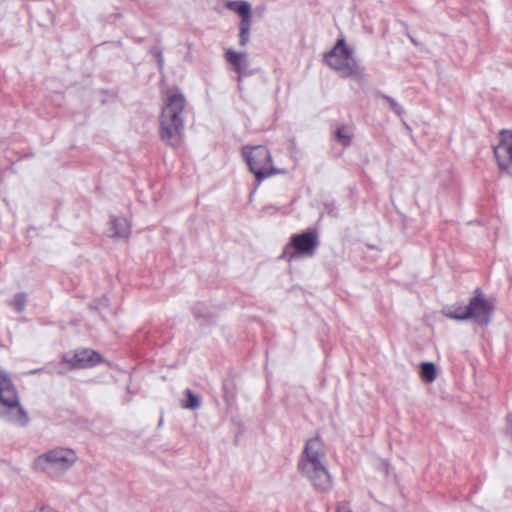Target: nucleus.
Segmentation results:
<instances>
[{
    "instance_id": "obj_19",
    "label": "nucleus",
    "mask_w": 512,
    "mask_h": 512,
    "mask_svg": "<svg viewBox=\"0 0 512 512\" xmlns=\"http://www.w3.org/2000/svg\"><path fill=\"white\" fill-rule=\"evenodd\" d=\"M379 96L386 100L387 103L389 104L391 110L398 116H401L403 114V108L402 106L392 97L388 96V95H385V94H382V93H379Z\"/></svg>"
},
{
    "instance_id": "obj_16",
    "label": "nucleus",
    "mask_w": 512,
    "mask_h": 512,
    "mask_svg": "<svg viewBox=\"0 0 512 512\" xmlns=\"http://www.w3.org/2000/svg\"><path fill=\"white\" fill-rule=\"evenodd\" d=\"M335 137L336 140L344 147H347L351 144L352 133L350 129L345 126L339 127L336 130Z\"/></svg>"
},
{
    "instance_id": "obj_10",
    "label": "nucleus",
    "mask_w": 512,
    "mask_h": 512,
    "mask_svg": "<svg viewBox=\"0 0 512 512\" xmlns=\"http://www.w3.org/2000/svg\"><path fill=\"white\" fill-rule=\"evenodd\" d=\"M63 362L68 364L71 369H86L101 363L102 357L94 350L82 349L65 354Z\"/></svg>"
},
{
    "instance_id": "obj_9",
    "label": "nucleus",
    "mask_w": 512,
    "mask_h": 512,
    "mask_svg": "<svg viewBox=\"0 0 512 512\" xmlns=\"http://www.w3.org/2000/svg\"><path fill=\"white\" fill-rule=\"evenodd\" d=\"M226 7L241 17L239 24V44L245 46L249 42L252 22L251 5L244 0L229 1Z\"/></svg>"
},
{
    "instance_id": "obj_22",
    "label": "nucleus",
    "mask_w": 512,
    "mask_h": 512,
    "mask_svg": "<svg viewBox=\"0 0 512 512\" xmlns=\"http://www.w3.org/2000/svg\"><path fill=\"white\" fill-rule=\"evenodd\" d=\"M34 512H58V511L54 510L51 507H42L39 510L34 511Z\"/></svg>"
},
{
    "instance_id": "obj_17",
    "label": "nucleus",
    "mask_w": 512,
    "mask_h": 512,
    "mask_svg": "<svg viewBox=\"0 0 512 512\" xmlns=\"http://www.w3.org/2000/svg\"><path fill=\"white\" fill-rule=\"evenodd\" d=\"M187 401L182 403V407L185 409L196 410L200 407V398L194 394L190 389L185 390Z\"/></svg>"
},
{
    "instance_id": "obj_7",
    "label": "nucleus",
    "mask_w": 512,
    "mask_h": 512,
    "mask_svg": "<svg viewBox=\"0 0 512 512\" xmlns=\"http://www.w3.org/2000/svg\"><path fill=\"white\" fill-rule=\"evenodd\" d=\"M319 245L318 235L315 231L309 230L300 234H295L290 239V246L293 252H288V247L284 250L281 258L291 262L299 257H312Z\"/></svg>"
},
{
    "instance_id": "obj_5",
    "label": "nucleus",
    "mask_w": 512,
    "mask_h": 512,
    "mask_svg": "<svg viewBox=\"0 0 512 512\" xmlns=\"http://www.w3.org/2000/svg\"><path fill=\"white\" fill-rule=\"evenodd\" d=\"M325 62L343 78L364 77L353 49L347 46L343 38L338 39L335 46L325 55Z\"/></svg>"
},
{
    "instance_id": "obj_11",
    "label": "nucleus",
    "mask_w": 512,
    "mask_h": 512,
    "mask_svg": "<svg viewBox=\"0 0 512 512\" xmlns=\"http://www.w3.org/2000/svg\"><path fill=\"white\" fill-rule=\"evenodd\" d=\"M494 156L501 171L512 167V132L502 131L499 144L494 147Z\"/></svg>"
},
{
    "instance_id": "obj_4",
    "label": "nucleus",
    "mask_w": 512,
    "mask_h": 512,
    "mask_svg": "<svg viewBox=\"0 0 512 512\" xmlns=\"http://www.w3.org/2000/svg\"><path fill=\"white\" fill-rule=\"evenodd\" d=\"M76 452L68 447H55L33 461V469L50 476H60L67 472L77 461Z\"/></svg>"
},
{
    "instance_id": "obj_15",
    "label": "nucleus",
    "mask_w": 512,
    "mask_h": 512,
    "mask_svg": "<svg viewBox=\"0 0 512 512\" xmlns=\"http://www.w3.org/2000/svg\"><path fill=\"white\" fill-rule=\"evenodd\" d=\"M420 375L421 378L427 382L431 383L436 378V367L432 362H424L420 367Z\"/></svg>"
},
{
    "instance_id": "obj_13",
    "label": "nucleus",
    "mask_w": 512,
    "mask_h": 512,
    "mask_svg": "<svg viewBox=\"0 0 512 512\" xmlns=\"http://www.w3.org/2000/svg\"><path fill=\"white\" fill-rule=\"evenodd\" d=\"M113 237L127 238L130 234V224L126 218L113 217L111 219Z\"/></svg>"
},
{
    "instance_id": "obj_12",
    "label": "nucleus",
    "mask_w": 512,
    "mask_h": 512,
    "mask_svg": "<svg viewBox=\"0 0 512 512\" xmlns=\"http://www.w3.org/2000/svg\"><path fill=\"white\" fill-rule=\"evenodd\" d=\"M226 60L233 65L235 71L239 74L238 82L241 81V76L247 74L248 60L247 54L242 52H235L232 49H228L225 54Z\"/></svg>"
},
{
    "instance_id": "obj_2",
    "label": "nucleus",
    "mask_w": 512,
    "mask_h": 512,
    "mask_svg": "<svg viewBox=\"0 0 512 512\" xmlns=\"http://www.w3.org/2000/svg\"><path fill=\"white\" fill-rule=\"evenodd\" d=\"M186 98L175 89L168 91L160 116L159 134L168 146L176 148L181 145L184 134Z\"/></svg>"
},
{
    "instance_id": "obj_6",
    "label": "nucleus",
    "mask_w": 512,
    "mask_h": 512,
    "mask_svg": "<svg viewBox=\"0 0 512 512\" xmlns=\"http://www.w3.org/2000/svg\"><path fill=\"white\" fill-rule=\"evenodd\" d=\"M242 154L259 183L278 173V170L272 165L271 154L265 146L244 147Z\"/></svg>"
},
{
    "instance_id": "obj_8",
    "label": "nucleus",
    "mask_w": 512,
    "mask_h": 512,
    "mask_svg": "<svg viewBox=\"0 0 512 512\" xmlns=\"http://www.w3.org/2000/svg\"><path fill=\"white\" fill-rule=\"evenodd\" d=\"M493 310V304L487 301L479 290H476V295L470 299L467 305L469 319H472L481 326H486L490 323Z\"/></svg>"
},
{
    "instance_id": "obj_14",
    "label": "nucleus",
    "mask_w": 512,
    "mask_h": 512,
    "mask_svg": "<svg viewBox=\"0 0 512 512\" xmlns=\"http://www.w3.org/2000/svg\"><path fill=\"white\" fill-rule=\"evenodd\" d=\"M442 314L447 318L464 321L469 319V314L467 312V306H450L442 309Z\"/></svg>"
},
{
    "instance_id": "obj_21",
    "label": "nucleus",
    "mask_w": 512,
    "mask_h": 512,
    "mask_svg": "<svg viewBox=\"0 0 512 512\" xmlns=\"http://www.w3.org/2000/svg\"><path fill=\"white\" fill-rule=\"evenodd\" d=\"M336 512H351V510L349 509L348 506H346L344 504H340L337 506Z\"/></svg>"
},
{
    "instance_id": "obj_18",
    "label": "nucleus",
    "mask_w": 512,
    "mask_h": 512,
    "mask_svg": "<svg viewBox=\"0 0 512 512\" xmlns=\"http://www.w3.org/2000/svg\"><path fill=\"white\" fill-rule=\"evenodd\" d=\"M27 295L24 292H20L14 295L11 301V306L18 312L22 313L26 307Z\"/></svg>"
},
{
    "instance_id": "obj_1",
    "label": "nucleus",
    "mask_w": 512,
    "mask_h": 512,
    "mask_svg": "<svg viewBox=\"0 0 512 512\" xmlns=\"http://www.w3.org/2000/svg\"><path fill=\"white\" fill-rule=\"evenodd\" d=\"M300 473L315 490L327 492L332 488V477L326 466V454L320 437L309 439L298 461Z\"/></svg>"
},
{
    "instance_id": "obj_3",
    "label": "nucleus",
    "mask_w": 512,
    "mask_h": 512,
    "mask_svg": "<svg viewBox=\"0 0 512 512\" xmlns=\"http://www.w3.org/2000/svg\"><path fill=\"white\" fill-rule=\"evenodd\" d=\"M0 417L20 427L27 426L30 421L27 411L20 404L14 384L3 373H0Z\"/></svg>"
},
{
    "instance_id": "obj_20",
    "label": "nucleus",
    "mask_w": 512,
    "mask_h": 512,
    "mask_svg": "<svg viewBox=\"0 0 512 512\" xmlns=\"http://www.w3.org/2000/svg\"><path fill=\"white\" fill-rule=\"evenodd\" d=\"M152 53L156 56L157 61H158V65H159V67L161 69L163 67V62H164L162 52L159 49L155 48V49L152 50Z\"/></svg>"
},
{
    "instance_id": "obj_23",
    "label": "nucleus",
    "mask_w": 512,
    "mask_h": 512,
    "mask_svg": "<svg viewBox=\"0 0 512 512\" xmlns=\"http://www.w3.org/2000/svg\"><path fill=\"white\" fill-rule=\"evenodd\" d=\"M385 466H386V473H389L388 464H385Z\"/></svg>"
}]
</instances>
